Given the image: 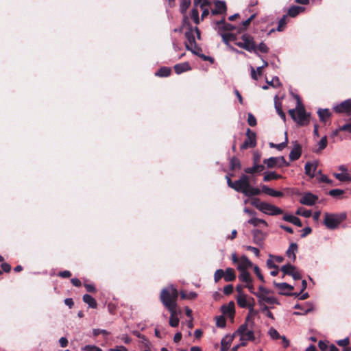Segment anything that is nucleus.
I'll use <instances>...</instances> for the list:
<instances>
[{"mask_svg": "<svg viewBox=\"0 0 351 351\" xmlns=\"http://www.w3.org/2000/svg\"><path fill=\"white\" fill-rule=\"evenodd\" d=\"M226 179L229 187L237 192L242 193L245 196L251 197L261 194L258 188L250 185V177L246 174H242L240 178L234 182H232L228 176H226Z\"/></svg>", "mask_w": 351, "mask_h": 351, "instance_id": "nucleus-1", "label": "nucleus"}, {"mask_svg": "<svg viewBox=\"0 0 351 351\" xmlns=\"http://www.w3.org/2000/svg\"><path fill=\"white\" fill-rule=\"evenodd\" d=\"M178 297V292L173 285H169L163 289L160 293V300L163 305L171 313L170 317H178L176 300Z\"/></svg>", "mask_w": 351, "mask_h": 351, "instance_id": "nucleus-2", "label": "nucleus"}, {"mask_svg": "<svg viewBox=\"0 0 351 351\" xmlns=\"http://www.w3.org/2000/svg\"><path fill=\"white\" fill-rule=\"evenodd\" d=\"M288 112L291 119L299 125L304 126L309 123L310 114L306 112L302 103L298 104L295 108L290 109Z\"/></svg>", "mask_w": 351, "mask_h": 351, "instance_id": "nucleus-3", "label": "nucleus"}, {"mask_svg": "<svg viewBox=\"0 0 351 351\" xmlns=\"http://www.w3.org/2000/svg\"><path fill=\"white\" fill-rule=\"evenodd\" d=\"M346 218V214L342 213H328L324 215V223L327 228L330 230L336 229L339 225Z\"/></svg>", "mask_w": 351, "mask_h": 351, "instance_id": "nucleus-4", "label": "nucleus"}, {"mask_svg": "<svg viewBox=\"0 0 351 351\" xmlns=\"http://www.w3.org/2000/svg\"><path fill=\"white\" fill-rule=\"evenodd\" d=\"M235 45L247 51L256 53V46L254 38L248 34H243L241 40L236 41Z\"/></svg>", "mask_w": 351, "mask_h": 351, "instance_id": "nucleus-5", "label": "nucleus"}, {"mask_svg": "<svg viewBox=\"0 0 351 351\" xmlns=\"http://www.w3.org/2000/svg\"><path fill=\"white\" fill-rule=\"evenodd\" d=\"M185 37L186 42L185 43V47L187 50L191 51L194 54H197V51L193 49V47H196V43L194 36L193 27L191 25H189L187 30L185 32Z\"/></svg>", "mask_w": 351, "mask_h": 351, "instance_id": "nucleus-6", "label": "nucleus"}, {"mask_svg": "<svg viewBox=\"0 0 351 351\" xmlns=\"http://www.w3.org/2000/svg\"><path fill=\"white\" fill-rule=\"evenodd\" d=\"M237 302L238 305L241 308H248L250 312L254 311V300L252 298H247L246 294H241L237 295Z\"/></svg>", "mask_w": 351, "mask_h": 351, "instance_id": "nucleus-7", "label": "nucleus"}, {"mask_svg": "<svg viewBox=\"0 0 351 351\" xmlns=\"http://www.w3.org/2000/svg\"><path fill=\"white\" fill-rule=\"evenodd\" d=\"M261 211L271 216L280 215L283 213L281 208L267 202H264L263 204L261 206Z\"/></svg>", "mask_w": 351, "mask_h": 351, "instance_id": "nucleus-8", "label": "nucleus"}, {"mask_svg": "<svg viewBox=\"0 0 351 351\" xmlns=\"http://www.w3.org/2000/svg\"><path fill=\"white\" fill-rule=\"evenodd\" d=\"M247 139L241 145V149H245L247 147H254L256 145V134L250 128L246 130Z\"/></svg>", "mask_w": 351, "mask_h": 351, "instance_id": "nucleus-9", "label": "nucleus"}, {"mask_svg": "<svg viewBox=\"0 0 351 351\" xmlns=\"http://www.w3.org/2000/svg\"><path fill=\"white\" fill-rule=\"evenodd\" d=\"M273 284L275 287L278 289V294L280 295L288 296L293 289V287L287 282H276V281H274Z\"/></svg>", "mask_w": 351, "mask_h": 351, "instance_id": "nucleus-10", "label": "nucleus"}, {"mask_svg": "<svg viewBox=\"0 0 351 351\" xmlns=\"http://www.w3.org/2000/svg\"><path fill=\"white\" fill-rule=\"evenodd\" d=\"M317 199V196L311 193H306L300 199V203L303 205L313 206L316 203Z\"/></svg>", "mask_w": 351, "mask_h": 351, "instance_id": "nucleus-11", "label": "nucleus"}, {"mask_svg": "<svg viewBox=\"0 0 351 351\" xmlns=\"http://www.w3.org/2000/svg\"><path fill=\"white\" fill-rule=\"evenodd\" d=\"M256 297L258 298V304L262 305V302H265L270 304L280 305L279 301L273 296H269L268 294H256Z\"/></svg>", "mask_w": 351, "mask_h": 351, "instance_id": "nucleus-12", "label": "nucleus"}, {"mask_svg": "<svg viewBox=\"0 0 351 351\" xmlns=\"http://www.w3.org/2000/svg\"><path fill=\"white\" fill-rule=\"evenodd\" d=\"M216 25L217 27L218 33L223 34V32H230L234 30L235 27L230 23H226L224 19H221L216 22Z\"/></svg>", "mask_w": 351, "mask_h": 351, "instance_id": "nucleus-13", "label": "nucleus"}, {"mask_svg": "<svg viewBox=\"0 0 351 351\" xmlns=\"http://www.w3.org/2000/svg\"><path fill=\"white\" fill-rule=\"evenodd\" d=\"M333 108L337 112H348L351 110V99L345 100L340 104L334 106Z\"/></svg>", "mask_w": 351, "mask_h": 351, "instance_id": "nucleus-14", "label": "nucleus"}, {"mask_svg": "<svg viewBox=\"0 0 351 351\" xmlns=\"http://www.w3.org/2000/svg\"><path fill=\"white\" fill-rule=\"evenodd\" d=\"M265 169V166L261 164L253 163L252 167H247L244 169L245 173L255 175L261 173Z\"/></svg>", "mask_w": 351, "mask_h": 351, "instance_id": "nucleus-15", "label": "nucleus"}, {"mask_svg": "<svg viewBox=\"0 0 351 351\" xmlns=\"http://www.w3.org/2000/svg\"><path fill=\"white\" fill-rule=\"evenodd\" d=\"M234 302L233 301L230 302L226 305L221 306V312L223 315L229 316L231 319H233L234 315Z\"/></svg>", "mask_w": 351, "mask_h": 351, "instance_id": "nucleus-16", "label": "nucleus"}, {"mask_svg": "<svg viewBox=\"0 0 351 351\" xmlns=\"http://www.w3.org/2000/svg\"><path fill=\"white\" fill-rule=\"evenodd\" d=\"M252 265L251 261L245 256H242L240 258V261L237 265V269L239 271H247V268Z\"/></svg>", "mask_w": 351, "mask_h": 351, "instance_id": "nucleus-17", "label": "nucleus"}, {"mask_svg": "<svg viewBox=\"0 0 351 351\" xmlns=\"http://www.w3.org/2000/svg\"><path fill=\"white\" fill-rule=\"evenodd\" d=\"M302 154L301 146L298 143H295L293 148L289 153V159L294 161L300 158Z\"/></svg>", "mask_w": 351, "mask_h": 351, "instance_id": "nucleus-18", "label": "nucleus"}, {"mask_svg": "<svg viewBox=\"0 0 351 351\" xmlns=\"http://www.w3.org/2000/svg\"><path fill=\"white\" fill-rule=\"evenodd\" d=\"M215 8L212 10L211 12L213 15L223 14L226 12V5L225 1H216L215 2Z\"/></svg>", "mask_w": 351, "mask_h": 351, "instance_id": "nucleus-19", "label": "nucleus"}, {"mask_svg": "<svg viewBox=\"0 0 351 351\" xmlns=\"http://www.w3.org/2000/svg\"><path fill=\"white\" fill-rule=\"evenodd\" d=\"M261 192H263L271 197H279L283 196V193L281 191H276L271 188H269L267 185H263L261 187V190L260 189Z\"/></svg>", "mask_w": 351, "mask_h": 351, "instance_id": "nucleus-20", "label": "nucleus"}, {"mask_svg": "<svg viewBox=\"0 0 351 351\" xmlns=\"http://www.w3.org/2000/svg\"><path fill=\"white\" fill-rule=\"evenodd\" d=\"M252 234L254 243L257 245H261L265 237L264 233L261 230L257 229L252 230Z\"/></svg>", "mask_w": 351, "mask_h": 351, "instance_id": "nucleus-21", "label": "nucleus"}, {"mask_svg": "<svg viewBox=\"0 0 351 351\" xmlns=\"http://www.w3.org/2000/svg\"><path fill=\"white\" fill-rule=\"evenodd\" d=\"M191 69V67L187 62L177 64L174 66L175 72L178 75L184 72L190 71Z\"/></svg>", "mask_w": 351, "mask_h": 351, "instance_id": "nucleus-22", "label": "nucleus"}, {"mask_svg": "<svg viewBox=\"0 0 351 351\" xmlns=\"http://www.w3.org/2000/svg\"><path fill=\"white\" fill-rule=\"evenodd\" d=\"M234 336H226L221 341V350L227 351L230 348Z\"/></svg>", "mask_w": 351, "mask_h": 351, "instance_id": "nucleus-23", "label": "nucleus"}, {"mask_svg": "<svg viewBox=\"0 0 351 351\" xmlns=\"http://www.w3.org/2000/svg\"><path fill=\"white\" fill-rule=\"evenodd\" d=\"M305 10V8L302 6L298 5H293L289 8L287 12V16H289L291 17H295L297 15H298L300 13L304 12Z\"/></svg>", "mask_w": 351, "mask_h": 351, "instance_id": "nucleus-24", "label": "nucleus"}, {"mask_svg": "<svg viewBox=\"0 0 351 351\" xmlns=\"http://www.w3.org/2000/svg\"><path fill=\"white\" fill-rule=\"evenodd\" d=\"M223 278L226 282L234 281L236 279V274L234 269L230 267L226 268L224 271Z\"/></svg>", "mask_w": 351, "mask_h": 351, "instance_id": "nucleus-25", "label": "nucleus"}, {"mask_svg": "<svg viewBox=\"0 0 351 351\" xmlns=\"http://www.w3.org/2000/svg\"><path fill=\"white\" fill-rule=\"evenodd\" d=\"M283 219L285 221L290 222L298 227L302 226V223L300 219L297 217H295V216H293L291 215H288V214H285L283 216Z\"/></svg>", "mask_w": 351, "mask_h": 351, "instance_id": "nucleus-26", "label": "nucleus"}, {"mask_svg": "<svg viewBox=\"0 0 351 351\" xmlns=\"http://www.w3.org/2000/svg\"><path fill=\"white\" fill-rule=\"evenodd\" d=\"M306 305L308 306L307 308H305L304 307H302L300 304H295L294 306V308H295V309H301L302 311H303L302 315H306L308 313H309V312H311V311H312L313 310V304H311L310 302H307L306 304ZM293 315H302V313L294 312Z\"/></svg>", "mask_w": 351, "mask_h": 351, "instance_id": "nucleus-27", "label": "nucleus"}, {"mask_svg": "<svg viewBox=\"0 0 351 351\" xmlns=\"http://www.w3.org/2000/svg\"><path fill=\"white\" fill-rule=\"evenodd\" d=\"M316 168H317L316 165H315L312 162H308L306 163L305 167H304L305 173L307 176L313 178L314 176Z\"/></svg>", "mask_w": 351, "mask_h": 351, "instance_id": "nucleus-28", "label": "nucleus"}, {"mask_svg": "<svg viewBox=\"0 0 351 351\" xmlns=\"http://www.w3.org/2000/svg\"><path fill=\"white\" fill-rule=\"evenodd\" d=\"M328 194L331 197H332L333 198H335V199H343L345 197L343 196V195L345 194V191L343 189H332V190L329 191Z\"/></svg>", "mask_w": 351, "mask_h": 351, "instance_id": "nucleus-29", "label": "nucleus"}, {"mask_svg": "<svg viewBox=\"0 0 351 351\" xmlns=\"http://www.w3.org/2000/svg\"><path fill=\"white\" fill-rule=\"evenodd\" d=\"M83 301L86 303L89 307L95 308L97 306V302L90 295L85 294L83 295Z\"/></svg>", "mask_w": 351, "mask_h": 351, "instance_id": "nucleus-30", "label": "nucleus"}, {"mask_svg": "<svg viewBox=\"0 0 351 351\" xmlns=\"http://www.w3.org/2000/svg\"><path fill=\"white\" fill-rule=\"evenodd\" d=\"M220 35L222 38L223 42L228 47H230V45H229L230 41H231V40H235V42L237 41L236 40L237 36L232 33L220 34Z\"/></svg>", "mask_w": 351, "mask_h": 351, "instance_id": "nucleus-31", "label": "nucleus"}, {"mask_svg": "<svg viewBox=\"0 0 351 351\" xmlns=\"http://www.w3.org/2000/svg\"><path fill=\"white\" fill-rule=\"evenodd\" d=\"M298 250V245L296 243H291L288 250H287V255L289 258H291L293 261L295 260L296 256L295 252Z\"/></svg>", "mask_w": 351, "mask_h": 351, "instance_id": "nucleus-32", "label": "nucleus"}, {"mask_svg": "<svg viewBox=\"0 0 351 351\" xmlns=\"http://www.w3.org/2000/svg\"><path fill=\"white\" fill-rule=\"evenodd\" d=\"M239 280L248 283L250 282H253V280L251 277L250 274L247 271H240V274L239 276Z\"/></svg>", "mask_w": 351, "mask_h": 351, "instance_id": "nucleus-33", "label": "nucleus"}, {"mask_svg": "<svg viewBox=\"0 0 351 351\" xmlns=\"http://www.w3.org/2000/svg\"><path fill=\"white\" fill-rule=\"evenodd\" d=\"M295 266L291 264H287L281 267L280 270L283 273L282 278L285 275L291 276L293 271L295 270Z\"/></svg>", "mask_w": 351, "mask_h": 351, "instance_id": "nucleus-34", "label": "nucleus"}, {"mask_svg": "<svg viewBox=\"0 0 351 351\" xmlns=\"http://www.w3.org/2000/svg\"><path fill=\"white\" fill-rule=\"evenodd\" d=\"M317 114H318L320 121H325L331 115V113L330 112L329 110L327 108L319 109L317 111Z\"/></svg>", "mask_w": 351, "mask_h": 351, "instance_id": "nucleus-35", "label": "nucleus"}, {"mask_svg": "<svg viewBox=\"0 0 351 351\" xmlns=\"http://www.w3.org/2000/svg\"><path fill=\"white\" fill-rule=\"evenodd\" d=\"M264 164H265L268 168H274L276 167H278V162L277 161L276 157H271L268 159H265L263 160Z\"/></svg>", "mask_w": 351, "mask_h": 351, "instance_id": "nucleus-36", "label": "nucleus"}, {"mask_svg": "<svg viewBox=\"0 0 351 351\" xmlns=\"http://www.w3.org/2000/svg\"><path fill=\"white\" fill-rule=\"evenodd\" d=\"M281 178L280 175L276 173L275 172H266L264 173L263 180L268 182L271 180H277Z\"/></svg>", "mask_w": 351, "mask_h": 351, "instance_id": "nucleus-37", "label": "nucleus"}, {"mask_svg": "<svg viewBox=\"0 0 351 351\" xmlns=\"http://www.w3.org/2000/svg\"><path fill=\"white\" fill-rule=\"evenodd\" d=\"M334 176L341 182L351 181V176L348 173H335Z\"/></svg>", "mask_w": 351, "mask_h": 351, "instance_id": "nucleus-38", "label": "nucleus"}, {"mask_svg": "<svg viewBox=\"0 0 351 351\" xmlns=\"http://www.w3.org/2000/svg\"><path fill=\"white\" fill-rule=\"evenodd\" d=\"M247 223L253 225L254 226H258L259 224H263L264 226H267V223L261 219H258L256 217H252L247 221Z\"/></svg>", "mask_w": 351, "mask_h": 351, "instance_id": "nucleus-39", "label": "nucleus"}, {"mask_svg": "<svg viewBox=\"0 0 351 351\" xmlns=\"http://www.w3.org/2000/svg\"><path fill=\"white\" fill-rule=\"evenodd\" d=\"M171 70L169 67H161L156 73V75L159 77H168L171 74Z\"/></svg>", "mask_w": 351, "mask_h": 351, "instance_id": "nucleus-40", "label": "nucleus"}, {"mask_svg": "<svg viewBox=\"0 0 351 351\" xmlns=\"http://www.w3.org/2000/svg\"><path fill=\"white\" fill-rule=\"evenodd\" d=\"M287 15L285 14V15H283L282 17L280 19V21H278V25L276 28L277 31L282 32L284 30V29L286 26V24H287Z\"/></svg>", "mask_w": 351, "mask_h": 351, "instance_id": "nucleus-41", "label": "nucleus"}, {"mask_svg": "<svg viewBox=\"0 0 351 351\" xmlns=\"http://www.w3.org/2000/svg\"><path fill=\"white\" fill-rule=\"evenodd\" d=\"M327 144H328L327 137H326V136H324L321 138V140L318 143L319 147L317 150H315V152L318 153V152H321L322 150L324 149L326 147Z\"/></svg>", "mask_w": 351, "mask_h": 351, "instance_id": "nucleus-42", "label": "nucleus"}, {"mask_svg": "<svg viewBox=\"0 0 351 351\" xmlns=\"http://www.w3.org/2000/svg\"><path fill=\"white\" fill-rule=\"evenodd\" d=\"M230 169L234 170L237 168H241V162L236 157H232L230 161Z\"/></svg>", "mask_w": 351, "mask_h": 351, "instance_id": "nucleus-43", "label": "nucleus"}, {"mask_svg": "<svg viewBox=\"0 0 351 351\" xmlns=\"http://www.w3.org/2000/svg\"><path fill=\"white\" fill-rule=\"evenodd\" d=\"M295 214L304 217H310L311 216V211L303 208H300L296 210Z\"/></svg>", "mask_w": 351, "mask_h": 351, "instance_id": "nucleus-44", "label": "nucleus"}, {"mask_svg": "<svg viewBox=\"0 0 351 351\" xmlns=\"http://www.w3.org/2000/svg\"><path fill=\"white\" fill-rule=\"evenodd\" d=\"M275 108L276 110V112H277L278 114L280 117V118L284 121H285V120H286V115H285V112L282 110L281 104L277 103L276 101L275 102Z\"/></svg>", "mask_w": 351, "mask_h": 351, "instance_id": "nucleus-45", "label": "nucleus"}, {"mask_svg": "<svg viewBox=\"0 0 351 351\" xmlns=\"http://www.w3.org/2000/svg\"><path fill=\"white\" fill-rule=\"evenodd\" d=\"M254 335L252 330H247L244 335H241V340H254Z\"/></svg>", "mask_w": 351, "mask_h": 351, "instance_id": "nucleus-46", "label": "nucleus"}, {"mask_svg": "<svg viewBox=\"0 0 351 351\" xmlns=\"http://www.w3.org/2000/svg\"><path fill=\"white\" fill-rule=\"evenodd\" d=\"M268 51L269 48L267 47V46L264 43L262 42L256 47V53H255L260 56V55L258 54V51H260L261 53H267Z\"/></svg>", "mask_w": 351, "mask_h": 351, "instance_id": "nucleus-47", "label": "nucleus"}, {"mask_svg": "<svg viewBox=\"0 0 351 351\" xmlns=\"http://www.w3.org/2000/svg\"><path fill=\"white\" fill-rule=\"evenodd\" d=\"M191 17L194 21L196 24H199V11L196 8H193L191 12Z\"/></svg>", "mask_w": 351, "mask_h": 351, "instance_id": "nucleus-48", "label": "nucleus"}, {"mask_svg": "<svg viewBox=\"0 0 351 351\" xmlns=\"http://www.w3.org/2000/svg\"><path fill=\"white\" fill-rule=\"evenodd\" d=\"M224 276V271L221 269H217L214 274V280L218 282Z\"/></svg>", "mask_w": 351, "mask_h": 351, "instance_id": "nucleus-49", "label": "nucleus"}, {"mask_svg": "<svg viewBox=\"0 0 351 351\" xmlns=\"http://www.w3.org/2000/svg\"><path fill=\"white\" fill-rule=\"evenodd\" d=\"M226 319L224 318V317L219 316V317H217L216 325L217 327L224 328L226 326Z\"/></svg>", "mask_w": 351, "mask_h": 351, "instance_id": "nucleus-50", "label": "nucleus"}, {"mask_svg": "<svg viewBox=\"0 0 351 351\" xmlns=\"http://www.w3.org/2000/svg\"><path fill=\"white\" fill-rule=\"evenodd\" d=\"M191 4V1L189 0H182L180 4V11L182 13H184L186 10L188 9Z\"/></svg>", "mask_w": 351, "mask_h": 351, "instance_id": "nucleus-51", "label": "nucleus"}, {"mask_svg": "<svg viewBox=\"0 0 351 351\" xmlns=\"http://www.w3.org/2000/svg\"><path fill=\"white\" fill-rule=\"evenodd\" d=\"M247 123L252 127L256 125V119L252 113L247 114Z\"/></svg>", "mask_w": 351, "mask_h": 351, "instance_id": "nucleus-52", "label": "nucleus"}, {"mask_svg": "<svg viewBox=\"0 0 351 351\" xmlns=\"http://www.w3.org/2000/svg\"><path fill=\"white\" fill-rule=\"evenodd\" d=\"M264 202H261L258 198H254L251 201V204L261 211V206L263 204Z\"/></svg>", "mask_w": 351, "mask_h": 351, "instance_id": "nucleus-53", "label": "nucleus"}, {"mask_svg": "<svg viewBox=\"0 0 351 351\" xmlns=\"http://www.w3.org/2000/svg\"><path fill=\"white\" fill-rule=\"evenodd\" d=\"M267 83L271 86L276 87L280 84L279 78L278 77H274L271 81L267 80Z\"/></svg>", "mask_w": 351, "mask_h": 351, "instance_id": "nucleus-54", "label": "nucleus"}, {"mask_svg": "<svg viewBox=\"0 0 351 351\" xmlns=\"http://www.w3.org/2000/svg\"><path fill=\"white\" fill-rule=\"evenodd\" d=\"M254 273L256 274V275L257 276L258 278L260 280H261L263 282H265L264 277L262 275V274L261 273L260 268L257 265H255L254 267Z\"/></svg>", "mask_w": 351, "mask_h": 351, "instance_id": "nucleus-55", "label": "nucleus"}, {"mask_svg": "<svg viewBox=\"0 0 351 351\" xmlns=\"http://www.w3.org/2000/svg\"><path fill=\"white\" fill-rule=\"evenodd\" d=\"M350 340L348 337H346L345 339H340L337 341V343L341 347L348 348L347 346L349 344Z\"/></svg>", "mask_w": 351, "mask_h": 351, "instance_id": "nucleus-56", "label": "nucleus"}, {"mask_svg": "<svg viewBox=\"0 0 351 351\" xmlns=\"http://www.w3.org/2000/svg\"><path fill=\"white\" fill-rule=\"evenodd\" d=\"M269 334L270 337L274 339H278L280 337L278 332L274 328H271L269 331Z\"/></svg>", "mask_w": 351, "mask_h": 351, "instance_id": "nucleus-57", "label": "nucleus"}, {"mask_svg": "<svg viewBox=\"0 0 351 351\" xmlns=\"http://www.w3.org/2000/svg\"><path fill=\"white\" fill-rule=\"evenodd\" d=\"M179 324V318L178 317H169V325L171 327H177Z\"/></svg>", "mask_w": 351, "mask_h": 351, "instance_id": "nucleus-58", "label": "nucleus"}, {"mask_svg": "<svg viewBox=\"0 0 351 351\" xmlns=\"http://www.w3.org/2000/svg\"><path fill=\"white\" fill-rule=\"evenodd\" d=\"M266 264L269 269L278 268V266L274 263V261L272 258L269 257V258L267 260Z\"/></svg>", "mask_w": 351, "mask_h": 351, "instance_id": "nucleus-59", "label": "nucleus"}, {"mask_svg": "<svg viewBox=\"0 0 351 351\" xmlns=\"http://www.w3.org/2000/svg\"><path fill=\"white\" fill-rule=\"evenodd\" d=\"M255 16L256 15L254 14L251 15L247 19H246L245 21H244L242 23L243 29H245L248 27V25L250 24L251 21L255 18Z\"/></svg>", "mask_w": 351, "mask_h": 351, "instance_id": "nucleus-60", "label": "nucleus"}, {"mask_svg": "<svg viewBox=\"0 0 351 351\" xmlns=\"http://www.w3.org/2000/svg\"><path fill=\"white\" fill-rule=\"evenodd\" d=\"M276 158H277V161L279 163L278 167L289 166V163L286 161L285 158L283 156L276 157Z\"/></svg>", "mask_w": 351, "mask_h": 351, "instance_id": "nucleus-61", "label": "nucleus"}, {"mask_svg": "<svg viewBox=\"0 0 351 351\" xmlns=\"http://www.w3.org/2000/svg\"><path fill=\"white\" fill-rule=\"evenodd\" d=\"M247 324H242L237 331V333L239 334L241 336L244 335V333L247 330Z\"/></svg>", "mask_w": 351, "mask_h": 351, "instance_id": "nucleus-62", "label": "nucleus"}, {"mask_svg": "<svg viewBox=\"0 0 351 351\" xmlns=\"http://www.w3.org/2000/svg\"><path fill=\"white\" fill-rule=\"evenodd\" d=\"M234 287L232 285H228L223 288V293L225 295H230L232 293Z\"/></svg>", "mask_w": 351, "mask_h": 351, "instance_id": "nucleus-63", "label": "nucleus"}, {"mask_svg": "<svg viewBox=\"0 0 351 351\" xmlns=\"http://www.w3.org/2000/svg\"><path fill=\"white\" fill-rule=\"evenodd\" d=\"M339 130L351 132V122L339 127Z\"/></svg>", "mask_w": 351, "mask_h": 351, "instance_id": "nucleus-64", "label": "nucleus"}]
</instances>
